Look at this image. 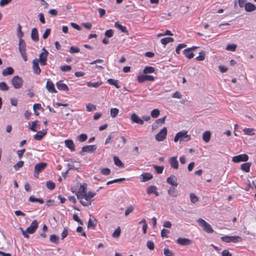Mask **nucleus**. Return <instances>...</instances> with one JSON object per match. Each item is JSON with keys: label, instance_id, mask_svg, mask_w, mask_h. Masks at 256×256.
<instances>
[{"label": "nucleus", "instance_id": "f03ea898", "mask_svg": "<svg viewBox=\"0 0 256 256\" xmlns=\"http://www.w3.org/2000/svg\"><path fill=\"white\" fill-rule=\"evenodd\" d=\"M96 195L95 192H89L88 193L86 192L85 194V200H80V204L84 206H88L91 204L92 198Z\"/></svg>", "mask_w": 256, "mask_h": 256}, {"label": "nucleus", "instance_id": "2f4dec72", "mask_svg": "<svg viewBox=\"0 0 256 256\" xmlns=\"http://www.w3.org/2000/svg\"><path fill=\"white\" fill-rule=\"evenodd\" d=\"M107 82L110 85L114 86L116 88H119L120 86L118 84V80L112 78H110L107 80Z\"/></svg>", "mask_w": 256, "mask_h": 256}, {"label": "nucleus", "instance_id": "423d86ee", "mask_svg": "<svg viewBox=\"0 0 256 256\" xmlns=\"http://www.w3.org/2000/svg\"><path fill=\"white\" fill-rule=\"evenodd\" d=\"M12 83L16 89L20 88L22 87L23 84V80L20 77L16 76L12 79Z\"/></svg>", "mask_w": 256, "mask_h": 256}, {"label": "nucleus", "instance_id": "37998d69", "mask_svg": "<svg viewBox=\"0 0 256 256\" xmlns=\"http://www.w3.org/2000/svg\"><path fill=\"white\" fill-rule=\"evenodd\" d=\"M50 240L52 242L58 244L59 240V236L56 234H52L50 236Z\"/></svg>", "mask_w": 256, "mask_h": 256}, {"label": "nucleus", "instance_id": "f257e3e1", "mask_svg": "<svg viewBox=\"0 0 256 256\" xmlns=\"http://www.w3.org/2000/svg\"><path fill=\"white\" fill-rule=\"evenodd\" d=\"M38 227V223L36 220H34L31 223L30 226L26 229V230H23L22 228H20V230L24 236L26 238H29V236L28 233L30 234L34 233L36 230L37 229Z\"/></svg>", "mask_w": 256, "mask_h": 256}, {"label": "nucleus", "instance_id": "c85d7f7f", "mask_svg": "<svg viewBox=\"0 0 256 256\" xmlns=\"http://www.w3.org/2000/svg\"><path fill=\"white\" fill-rule=\"evenodd\" d=\"M102 82L100 81V82H86V84L88 86L90 87V88H97L98 87H99L100 86H101L102 84Z\"/></svg>", "mask_w": 256, "mask_h": 256}, {"label": "nucleus", "instance_id": "69168bd1", "mask_svg": "<svg viewBox=\"0 0 256 256\" xmlns=\"http://www.w3.org/2000/svg\"><path fill=\"white\" fill-rule=\"evenodd\" d=\"M60 70L63 72H68L71 70L72 67L70 66H62L60 67Z\"/></svg>", "mask_w": 256, "mask_h": 256}, {"label": "nucleus", "instance_id": "7c9ffc66", "mask_svg": "<svg viewBox=\"0 0 256 256\" xmlns=\"http://www.w3.org/2000/svg\"><path fill=\"white\" fill-rule=\"evenodd\" d=\"M114 164L119 168H124V165L120 159L116 156H114Z\"/></svg>", "mask_w": 256, "mask_h": 256}, {"label": "nucleus", "instance_id": "0e129e2a", "mask_svg": "<svg viewBox=\"0 0 256 256\" xmlns=\"http://www.w3.org/2000/svg\"><path fill=\"white\" fill-rule=\"evenodd\" d=\"M86 110L88 112H91L96 109L95 106L91 104H87L86 106Z\"/></svg>", "mask_w": 256, "mask_h": 256}, {"label": "nucleus", "instance_id": "39448f33", "mask_svg": "<svg viewBox=\"0 0 256 256\" xmlns=\"http://www.w3.org/2000/svg\"><path fill=\"white\" fill-rule=\"evenodd\" d=\"M184 138H186V141H188L190 140V136L188 134L187 131L182 130L176 134L174 138V142H177L180 139Z\"/></svg>", "mask_w": 256, "mask_h": 256}, {"label": "nucleus", "instance_id": "412c9836", "mask_svg": "<svg viewBox=\"0 0 256 256\" xmlns=\"http://www.w3.org/2000/svg\"><path fill=\"white\" fill-rule=\"evenodd\" d=\"M19 51L21 54L26 52V43L23 40H19Z\"/></svg>", "mask_w": 256, "mask_h": 256}, {"label": "nucleus", "instance_id": "e2e57ef3", "mask_svg": "<svg viewBox=\"0 0 256 256\" xmlns=\"http://www.w3.org/2000/svg\"><path fill=\"white\" fill-rule=\"evenodd\" d=\"M146 246L150 250H153L154 248V243L151 240H148L147 242Z\"/></svg>", "mask_w": 256, "mask_h": 256}, {"label": "nucleus", "instance_id": "bf43d9fd", "mask_svg": "<svg viewBox=\"0 0 256 256\" xmlns=\"http://www.w3.org/2000/svg\"><path fill=\"white\" fill-rule=\"evenodd\" d=\"M33 108L34 111V113L36 115H38V112L36 111V110H38L42 108L41 104H35L33 106Z\"/></svg>", "mask_w": 256, "mask_h": 256}, {"label": "nucleus", "instance_id": "a211bd4d", "mask_svg": "<svg viewBox=\"0 0 256 256\" xmlns=\"http://www.w3.org/2000/svg\"><path fill=\"white\" fill-rule=\"evenodd\" d=\"M170 164L172 168L178 169V162L177 160L176 156H173L170 158Z\"/></svg>", "mask_w": 256, "mask_h": 256}, {"label": "nucleus", "instance_id": "9d476101", "mask_svg": "<svg viewBox=\"0 0 256 256\" xmlns=\"http://www.w3.org/2000/svg\"><path fill=\"white\" fill-rule=\"evenodd\" d=\"M96 150V145H90L84 146L82 148V151L80 152V155H83L84 152H92Z\"/></svg>", "mask_w": 256, "mask_h": 256}, {"label": "nucleus", "instance_id": "79ce46f5", "mask_svg": "<svg viewBox=\"0 0 256 256\" xmlns=\"http://www.w3.org/2000/svg\"><path fill=\"white\" fill-rule=\"evenodd\" d=\"M168 194L171 196L176 197L177 196L176 190L174 188L171 187L168 190Z\"/></svg>", "mask_w": 256, "mask_h": 256}, {"label": "nucleus", "instance_id": "ea45409f", "mask_svg": "<svg viewBox=\"0 0 256 256\" xmlns=\"http://www.w3.org/2000/svg\"><path fill=\"white\" fill-rule=\"evenodd\" d=\"M28 200L31 202H38L40 204H43L44 202L42 198H36L32 196H30Z\"/></svg>", "mask_w": 256, "mask_h": 256}, {"label": "nucleus", "instance_id": "864d4df0", "mask_svg": "<svg viewBox=\"0 0 256 256\" xmlns=\"http://www.w3.org/2000/svg\"><path fill=\"white\" fill-rule=\"evenodd\" d=\"M124 180H125L124 178H120L114 179V180L108 182L107 183H106V184L107 185H110V184H112L113 183L122 182Z\"/></svg>", "mask_w": 256, "mask_h": 256}, {"label": "nucleus", "instance_id": "8fccbe9b", "mask_svg": "<svg viewBox=\"0 0 256 256\" xmlns=\"http://www.w3.org/2000/svg\"><path fill=\"white\" fill-rule=\"evenodd\" d=\"M190 198L191 202L194 204L198 200V196L193 193H191L190 194Z\"/></svg>", "mask_w": 256, "mask_h": 256}, {"label": "nucleus", "instance_id": "13d9d810", "mask_svg": "<svg viewBox=\"0 0 256 256\" xmlns=\"http://www.w3.org/2000/svg\"><path fill=\"white\" fill-rule=\"evenodd\" d=\"M134 209V208L132 206H128L125 211L124 215L126 216H128V214L131 213Z\"/></svg>", "mask_w": 256, "mask_h": 256}, {"label": "nucleus", "instance_id": "4468645a", "mask_svg": "<svg viewBox=\"0 0 256 256\" xmlns=\"http://www.w3.org/2000/svg\"><path fill=\"white\" fill-rule=\"evenodd\" d=\"M176 242L182 246H187L192 243V240L186 238H179L177 239Z\"/></svg>", "mask_w": 256, "mask_h": 256}, {"label": "nucleus", "instance_id": "e433bc0d", "mask_svg": "<svg viewBox=\"0 0 256 256\" xmlns=\"http://www.w3.org/2000/svg\"><path fill=\"white\" fill-rule=\"evenodd\" d=\"M157 190V188L154 186H148L146 190V192L148 194H151L156 192V190Z\"/></svg>", "mask_w": 256, "mask_h": 256}, {"label": "nucleus", "instance_id": "c03bdc74", "mask_svg": "<svg viewBox=\"0 0 256 256\" xmlns=\"http://www.w3.org/2000/svg\"><path fill=\"white\" fill-rule=\"evenodd\" d=\"M88 138V136L86 134H81L78 136L76 138L77 140L80 142H84L86 141Z\"/></svg>", "mask_w": 256, "mask_h": 256}, {"label": "nucleus", "instance_id": "4d7b16f0", "mask_svg": "<svg viewBox=\"0 0 256 256\" xmlns=\"http://www.w3.org/2000/svg\"><path fill=\"white\" fill-rule=\"evenodd\" d=\"M24 162L22 160L18 162L14 166V170H17L20 168H22L24 165Z\"/></svg>", "mask_w": 256, "mask_h": 256}, {"label": "nucleus", "instance_id": "a18cd8bd", "mask_svg": "<svg viewBox=\"0 0 256 256\" xmlns=\"http://www.w3.org/2000/svg\"><path fill=\"white\" fill-rule=\"evenodd\" d=\"M150 115L152 118H156L160 115V110L156 108L154 109L151 112Z\"/></svg>", "mask_w": 256, "mask_h": 256}, {"label": "nucleus", "instance_id": "0eeeda50", "mask_svg": "<svg viewBox=\"0 0 256 256\" xmlns=\"http://www.w3.org/2000/svg\"><path fill=\"white\" fill-rule=\"evenodd\" d=\"M167 134V128L164 127L158 134L156 136V140L158 142L163 141L166 138Z\"/></svg>", "mask_w": 256, "mask_h": 256}, {"label": "nucleus", "instance_id": "7ed1b4c3", "mask_svg": "<svg viewBox=\"0 0 256 256\" xmlns=\"http://www.w3.org/2000/svg\"><path fill=\"white\" fill-rule=\"evenodd\" d=\"M198 224L203 228L204 230L208 233H212L214 232L211 226L202 218H198L197 220Z\"/></svg>", "mask_w": 256, "mask_h": 256}, {"label": "nucleus", "instance_id": "338daca9", "mask_svg": "<svg viewBox=\"0 0 256 256\" xmlns=\"http://www.w3.org/2000/svg\"><path fill=\"white\" fill-rule=\"evenodd\" d=\"M101 173L104 176H108L110 173V170L108 168H104L101 170Z\"/></svg>", "mask_w": 256, "mask_h": 256}, {"label": "nucleus", "instance_id": "6e6d98bb", "mask_svg": "<svg viewBox=\"0 0 256 256\" xmlns=\"http://www.w3.org/2000/svg\"><path fill=\"white\" fill-rule=\"evenodd\" d=\"M80 48L77 46H72L70 49V52L71 54L78 53L80 52Z\"/></svg>", "mask_w": 256, "mask_h": 256}, {"label": "nucleus", "instance_id": "de8ad7c7", "mask_svg": "<svg viewBox=\"0 0 256 256\" xmlns=\"http://www.w3.org/2000/svg\"><path fill=\"white\" fill-rule=\"evenodd\" d=\"M119 112L118 109L116 108H112L110 109V116L112 118H115L118 115Z\"/></svg>", "mask_w": 256, "mask_h": 256}, {"label": "nucleus", "instance_id": "a19ab883", "mask_svg": "<svg viewBox=\"0 0 256 256\" xmlns=\"http://www.w3.org/2000/svg\"><path fill=\"white\" fill-rule=\"evenodd\" d=\"M38 121L35 120L32 122V124L30 128V129L33 131V132H36L37 130V129H38L39 126L37 124Z\"/></svg>", "mask_w": 256, "mask_h": 256}, {"label": "nucleus", "instance_id": "b1692460", "mask_svg": "<svg viewBox=\"0 0 256 256\" xmlns=\"http://www.w3.org/2000/svg\"><path fill=\"white\" fill-rule=\"evenodd\" d=\"M116 141H121L122 140V144H116V148H122L127 142L126 138L124 136H120L119 137H117L116 138Z\"/></svg>", "mask_w": 256, "mask_h": 256}, {"label": "nucleus", "instance_id": "c756f323", "mask_svg": "<svg viewBox=\"0 0 256 256\" xmlns=\"http://www.w3.org/2000/svg\"><path fill=\"white\" fill-rule=\"evenodd\" d=\"M14 70L11 67H8L4 70L2 74L4 76H6L9 74H12L14 73Z\"/></svg>", "mask_w": 256, "mask_h": 256}, {"label": "nucleus", "instance_id": "dca6fc26", "mask_svg": "<svg viewBox=\"0 0 256 256\" xmlns=\"http://www.w3.org/2000/svg\"><path fill=\"white\" fill-rule=\"evenodd\" d=\"M166 182L168 184L174 186H177L178 184L176 176L172 174L167 178Z\"/></svg>", "mask_w": 256, "mask_h": 256}, {"label": "nucleus", "instance_id": "393cba45", "mask_svg": "<svg viewBox=\"0 0 256 256\" xmlns=\"http://www.w3.org/2000/svg\"><path fill=\"white\" fill-rule=\"evenodd\" d=\"M31 38L35 42L38 40V32L36 28H34L32 29L31 32Z\"/></svg>", "mask_w": 256, "mask_h": 256}, {"label": "nucleus", "instance_id": "4be33fe9", "mask_svg": "<svg viewBox=\"0 0 256 256\" xmlns=\"http://www.w3.org/2000/svg\"><path fill=\"white\" fill-rule=\"evenodd\" d=\"M65 144L71 151L75 150V146L73 141L72 140H66L64 141Z\"/></svg>", "mask_w": 256, "mask_h": 256}, {"label": "nucleus", "instance_id": "2eb2a0df", "mask_svg": "<svg viewBox=\"0 0 256 256\" xmlns=\"http://www.w3.org/2000/svg\"><path fill=\"white\" fill-rule=\"evenodd\" d=\"M244 7L246 12H252L256 10V5L249 2L246 3Z\"/></svg>", "mask_w": 256, "mask_h": 256}, {"label": "nucleus", "instance_id": "603ef678", "mask_svg": "<svg viewBox=\"0 0 256 256\" xmlns=\"http://www.w3.org/2000/svg\"><path fill=\"white\" fill-rule=\"evenodd\" d=\"M153 166L155 168L156 172L158 174H162L164 170V167L163 166H158L154 165Z\"/></svg>", "mask_w": 256, "mask_h": 256}, {"label": "nucleus", "instance_id": "09e8293b", "mask_svg": "<svg viewBox=\"0 0 256 256\" xmlns=\"http://www.w3.org/2000/svg\"><path fill=\"white\" fill-rule=\"evenodd\" d=\"M236 48V44H230L226 46V50H227L234 52L235 51Z\"/></svg>", "mask_w": 256, "mask_h": 256}, {"label": "nucleus", "instance_id": "20e7f679", "mask_svg": "<svg viewBox=\"0 0 256 256\" xmlns=\"http://www.w3.org/2000/svg\"><path fill=\"white\" fill-rule=\"evenodd\" d=\"M43 52L39 55L38 62L42 66H46L47 63V57L48 54V52L44 48H42Z\"/></svg>", "mask_w": 256, "mask_h": 256}, {"label": "nucleus", "instance_id": "f3484780", "mask_svg": "<svg viewBox=\"0 0 256 256\" xmlns=\"http://www.w3.org/2000/svg\"><path fill=\"white\" fill-rule=\"evenodd\" d=\"M130 118L133 122L136 123L140 124H144V121L143 120L140 118V117L138 116L134 113L131 115Z\"/></svg>", "mask_w": 256, "mask_h": 256}, {"label": "nucleus", "instance_id": "ddd939ff", "mask_svg": "<svg viewBox=\"0 0 256 256\" xmlns=\"http://www.w3.org/2000/svg\"><path fill=\"white\" fill-rule=\"evenodd\" d=\"M46 88L47 90L51 93H56L57 90L54 88V84L53 82L50 80H48L46 84Z\"/></svg>", "mask_w": 256, "mask_h": 256}, {"label": "nucleus", "instance_id": "473e14b6", "mask_svg": "<svg viewBox=\"0 0 256 256\" xmlns=\"http://www.w3.org/2000/svg\"><path fill=\"white\" fill-rule=\"evenodd\" d=\"M251 164L246 162L243 164L241 165V169L245 172H249Z\"/></svg>", "mask_w": 256, "mask_h": 256}, {"label": "nucleus", "instance_id": "5701e85b", "mask_svg": "<svg viewBox=\"0 0 256 256\" xmlns=\"http://www.w3.org/2000/svg\"><path fill=\"white\" fill-rule=\"evenodd\" d=\"M141 182H145L151 180L153 176L150 173H143L141 174Z\"/></svg>", "mask_w": 256, "mask_h": 256}, {"label": "nucleus", "instance_id": "774afa93", "mask_svg": "<svg viewBox=\"0 0 256 256\" xmlns=\"http://www.w3.org/2000/svg\"><path fill=\"white\" fill-rule=\"evenodd\" d=\"M164 254L166 256H173L172 252L168 248H164Z\"/></svg>", "mask_w": 256, "mask_h": 256}, {"label": "nucleus", "instance_id": "58836bf2", "mask_svg": "<svg viewBox=\"0 0 256 256\" xmlns=\"http://www.w3.org/2000/svg\"><path fill=\"white\" fill-rule=\"evenodd\" d=\"M85 194H86V191L84 188H82V190L80 192L77 194V197L78 199H80V200H83L84 198L85 199Z\"/></svg>", "mask_w": 256, "mask_h": 256}, {"label": "nucleus", "instance_id": "cd10ccee", "mask_svg": "<svg viewBox=\"0 0 256 256\" xmlns=\"http://www.w3.org/2000/svg\"><path fill=\"white\" fill-rule=\"evenodd\" d=\"M114 26L122 32H127L128 30L126 26H122L119 22L114 24Z\"/></svg>", "mask_w": 256, "mask_h": 256}, {"label": "nucleus", "instance_id": "6e6552de", "mask_svg": "<svg viewBox=\"0 0 256 256\" xmlns=\"http://www.w3.org/2000/svg\"><path fill=\"white\" fill-rule=\"evenodd\" d=\"M154 77L152 76L146 74H140L138 76L137 80L139 82L148 80L152 82L154 80Z\"/></svg>", "mask_w": 256, "mask_h": 256}, {"label": "nucleus", "instance_id": "f704fd0d", "mask_svg": "<svg viewBox=\"0 0 256 256\" xmlns=\"http://www.w3.org/2000/svg\"><path fill=\"white\" fill-rule=\"evenodd\" d=\"M174 40L172 38L167 37L162 38L160 40L161 43L164 45H166L167 44L170 43V42H174Z\"/></svg>", "mask_w": 256, "mask_h": 256}, {"label": "nucleus", "instance_id": "c9c22d12", "mask_svg": "<svg viewBox=\"0 0 256 256\" xmlns=\"http://www.w3.org/2000/svg\"><path fill=\"white\" fill-rule=\"evenodd\" d=\"M206 56V52L201 51L199 52V56L196 58V60L198 61H202L204 60Z\"/></svg>", "mask_w": 256, "mask_h": 256}, {"label": "nucleus", "instance_id": "052dcab7", "mask_svg": "<svg viewBox=\"0 0 256 256\" xmlns=\"http://www.w3.org/2000/svg\"><path fill=\"white\" fill-rule=\"evenodd\" d=\"M232 242H237L242 241V238L239 236H231Z\"/></svg>", "mask_w": 256, "mask_h": 256}, {"label": "nucleus", "instance_id": "680f3d73", "mask_svg": "<svg viewBox=\"0 0 256 256\" xmlns=\"http://www.w3.org/2000/svg\"><path fill=\"white\" fill-rule=\"evenodd\" d=\"M186 45L184 44H178L176 49V54H179L180 50L182 49V48L186 47Z\"/></svg>", "mask_w": 256, "mask_h": 256}, {"label": "nucleus", "instance_id": "3c124183", "mask_svg": "<svg viewBox=\"0 0 256 256\" xmlns=\"http://www.w3.org/2000/svg\"><path fill=\"white\" fill-rule=\"evenodd\" d=\"M0 90L3 91L8 90V87L6 82H0Z\"/></svg>", "mask_w": 256, "mask_h": 256}, {"label": "nucleus", "instance_id": "f8f14e48", "mask_svg": "<svg viewBox=\"0 0 256 256\" xmlns=\"http://www.w3.org/2000/svg\"><path fill=\"white\" fill-rule=\"evenodd\" d=\"M47 164L46 162L38 163L34 166V173L38 175L40 172L46 166Z\"/></svg>", "mask_w": 256, "mask_h": 256}, {"label": "nucleus", "instance_id": "72a5a7b5", "mask_svg": "<svg viewBox=\"0 0 256 256\" xmlns=\"http://www.w3.org/2000/svg\"><path fill=\"white\" fill-rule=\"evenodd\" d=\"M254 129L252 128H244L243 129L244 132L249 136H252L254 134Z\"/></svg>", "mask_w": 256, "mask_h": 256}, {"label": "nucleus", "instance_id": "1a4fd4ad", "mask_svg": "<svg viewBox=\"0 0 256 256\" xmlns=\"http://www.w3.org/2000/svg\"><path fill=\"white\" fill-rule=\"evenodd\" d=\"M248 160V156L246 154H240L234 156L232 158L234 162H246Z\"/></svg>", "mask_w": 256, "mask_h": 256}, {"label": "nucleus", "instance_id": "aec40b11", "mask_svg": "<svg viewBox=\"0 0 256 256\" xmlns=\"http://www.w3.org/2000/svg\"><path fill=\"white\" fill-rule=\"evenodd\" d=\"M56 86L60 90L68 91L69 90L68 86L66 84L62 83V80L58 81L56 82Z\"/></svg>", "mask_w": 256, "mask_h": 256}, {"label": "nucleus", "instance_id": "6ab92c4d", "mask_svg": "<svg viewBox=\"0 0 256 256\" xmlns=\"http://www.w3.org/2000/svg\"><path fill=\"white\" fill-rule=\"evenodd\" d=\"M46 132L47 131L46 130L39 131L34 135V138L36 140H40L46 134Z\"/></svg>", "mask_w": 256, "mask_h": 256}, {"label": "nucleus", "instance_id": "5fc2aeb1", "mask_svg": "<svg viewBox=\"0 0 256 256\" xmlns=\"http://www.w3.org/2000/svg\"><path fill=\"white\" fill-rule=\"evenodd\" d=\"M121 230L120 227H118L113 232L112 236L114 238H118L120 236Z\"/></svg>", "mask_w": 256, "mask_h": 256}, {"label": "nucleus", "instance_id": "49530a36", "mask_svg": "<svg viewBox=\"0 0 256 256\" xmlns=\"http://www.w3.org/2000/svg\"><path fill=\"white\" fill-rule=\"evenodd\" d=\"M46 186L48 189L52 190L54 188L56 184L52 181H48L46 182Z\"/></svg>", "mask_w": 256, "mask_h": 256}, {"label": "nucleus", "instance_id": "4c0bfd02", "mask_svg": "<svg viewBox=\"0 0 256 256\" xmlns=\"http://www.w3.org/2000/svg\"><path fill=\"white\" fill-rule=\"evenodd\" d=\"M155 69L152 66H146L143 71L144 74H151L154 72Z\"/></svg>", "mask_w": 256, "mask_h": 256}, {"label": "nucleus", "instance_id": "bb28decb", "mask_svg": "<svg viewBox=\"0 0 256 256\" xmlns=\"http://www.w3.org/2000/svg\"><path fill=\"white\" fill-rule=\"evenodd\" d=\"M211 133L210 131L204 132L202 134V139L206 142H208L210 139Z\"/></svg>", "mask_w": 256, "mask_h": 256}, {"label": "nucleus", "instance_id": "a878e982", "mask_svg": "<svg viewBox=\"0 0 256 256\" xmlns=\"http://www.w3.org/2000/svg\"><path fill=\"white\" fill-rule=\"evenodd\" d=\"M184 54L188 59H190L194 56L192 51L190 50V48H186L183 51Z\"/></svg>", "mask_w": 256, "mask_h": 256}, {"label": "nucleus", "instance_id": "9b49d317", "mask_svg": "<svg viewBox=\"0 0 256 256\" xmlns=\"http://www.w3.org/2000/svg\"><path fill=\"white\" fill-rule=\"evenodd\" d=\"M32 68L34 72L36 74H40L41 72V70L38 65V58H35L32 60Z\"/></svg>", "mask_w": 256, "mask_h": 256}]
</instances>
